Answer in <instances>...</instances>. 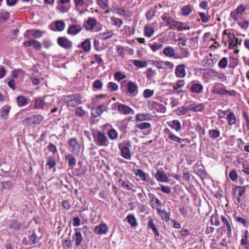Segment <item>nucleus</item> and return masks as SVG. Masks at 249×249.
I'll return each instance as SVG.
<instances>
[{
    "label": "nucleus",
    "mask_w": 249,
    "mask_h": 249,
    "mask_svg": "<svg viewBox=\"0 0 249 249\" xmlns=\"http://www.w3.org/2000/svg\"><path fill=\"white\" fill-rule=\"evenodd\" d=\"M185 68V65L184 64H179L176 66L175 74L177 77L182 78L185 77L186 72Z\"/></svg>",
    "instance_id": "2eb2a0df"
},
{
    "label": "nucleus",
    "mask_w": 249,
    "mask_h": 249,
    "mask_svg": "<svg viewBox=\"0 0 249 249\" xmlns=\"http://www.w3.org/2000/svg\"><path fill=\"white\" fill-rule=\"evenodd\" d=\"M115 106L117 107L118 111L122 114L126 115L134 112V110L131 107L125 105L116 103Z\"/></svg>",
    "instance_id": "ddd939ff"
},
{
    "label": "nucleus",
    "mask_w": 249,
    "mask_h": 249,
    "mask_svg": "<svg viewBox=\"0 0 249 249\" xmlns=\"http://www.w3.org/2000/svg\"><path fill=\"white\" fill-rule=\"evenodd\" d=\"M246 189L245 186H236L234 189L232 194L235 198V202L237 204L242 205L244 203Z\"/></svg>",
    "instance_id": "f03ea898"
},
{
    "label": "nucleus",
    "mask_w": 249,
    "mask_h": 249,
    "mask_svg": "<svg viewBox=\"0 0 249 249\" xmlns=\"http://www.w3.org/2000/svg\"><path fill=\"white\" fill-rule=\"evenodd\" d=\"M154 176L156 179L160 182H166L168 180L167 176L161 172L158 171Z\"/></svg>",
    "instance_id": "7c9ffc66"
},
{
    "label": "nucleus",
    "mask_w": 249,
    "mask_h": 249,
    "mask_svg": "<svg viewBox=\"0 0 249 249\" xmlns=\"http://www.w3.org/2000/svg\"><path fill=\"white\" fill-rule=\"evenodd\" d=\"M213 77L221 80L222 82H224L227 80L226 76L222 73H219L216 71H213L212 72Z\"/></svg>",
    "instance_id": "052dcab7"
},
{
    "label": "nucleus",
    "mask_w": 249,
    "mask_h": 249,
    "mask_svg": "<svg viewBox=\"0 0 249 249\" xmlns=\"http://www.w3.org/2000/svg\"><path fill=\"white\" fill-rule=\"evenodd\" d=\"M81 46L85 52H89L91 49L90 42L89 39H86L81 43Z\"/></svg>",
    "instance_id": "ea45409f"
},
{
    "label": "nucleus",
    "mask_w": 249,
    "mask_h": 249,
    "mask_svg": "<svg viewBox=\"0 0 249 249\" xmlns=\"http://www.w3.org/2000/svg\"><path fill=\"white\" fill-rule=\"evenodd\" d=\"M167 124L172 129L175 130L177 132H178L181 129V124L178 120H174L167 122Z\"/></svg>",
    "instance_id": "a878e982"
},
{
    "label": "nucleus",
    "mask_w": 249,
    "mask_h": 249,
    "mask_svg": "<svg viewBox=\"0 0 249 249\" xmlns=\"http://www.w3.org/2000/svg\"><path fill=\"white\" fill-rule=\"evenodd\" d=\"M69 148L72 152L78 153L80 150V145L76 138H71L68 141Z\"/></svg>",
    "instance_id": "a211bd4d"
},
{
    "label": "nucleus",
    "mask_w": 249,
    "mask_h": 249,
    "mask_svg": "<svg viewBox=\"0 0 249 249\" xmlns=\"http://www.w3.org/2000/svg\"><path fill=\"white\" fill-rule=\"evenodd\" d=\"M63 100L69 107H74L82 103L81 96L78 94L65 96Z\"/></svg>",
    "instance_id": "7ed1b4c3"
},
{
    "label": "nucleus",
    "mask_w": 249,
    "mask_h": 249,
    "mask_svg": "<svg viewBox=\"0 0 249 249\" xmlns=\"http://www.w3.org/2000/svg\"><path fill=\"white\" fill-rule=\"evenodd\" d=\"M161 19L166 23V25L170 26L174 19L168 16V14L164 13L161 17Z\"/></svg>",
    "instance_id": "e433bc0d"
},
{
    "label": "nucleus",
    "mask_w": 249,
    "mask_h": 249,
    "mask_svg": "<svg viewBox=\"0 0 249 249\" xmlns=\"http://www.w3.org/2000/svg\"><path fill=\"white\" fill-rule=\"evenodd\" d=\"M163 53L167 57L178 58V57L175 56V51L174 48L170 46L165 47L163 50Z\"/></svg>",
    "instance_id": "b1692460"
},
{
    "label": "nucleus",
    "mask_w": 249,
    "mask_h": 249,
    "mask_svg": "<svg viewBox=\"0 0 249 249\" xmlns=\"http://www.w3.org/2000/svg\"><path fill=\"white\" fill-rule=\"evenodd\" d=\"M65 159L68 161L69 166L73 167L76 164V160L73 155L71 154H66Z\"/></svg>",
    "instance_id": "473e14b6"
},
{
    "label": "nucleus",
    "mask_w": 249,
    "mask_h": 249,
    "mask_svg": "<svg viewBox=\"0 0 249 249\" xmlns=\"http://www.w3.org/2000/svg\"><path fill=\"white\" fill-rule=\"evenodd\" d=\"M170 28L172 30H178V31H181L190 29V27L187 26L186 23L178 21L174 19L173 23L170 26Z\"/></svg>",
    "instance_id": "0eeeda50"
},
{
    "label": "nucleus",
    "mask_w": 249,
    "mask_h": 249,
    "mask_svg": "<svg viewBox=\"0 0 249 249\" xmlns=\"http://www.w3.org/2000/svg\"><path fill=\"white\" fill-rule=\"evenodd\" d=\"M134 171L135 175L136 176L139 177L142 181H146V175L142 170L136 169Z\"/></svg>",
    "instance_id": "4c0bfd02"
},
{
    "label": "nucleus",
    "mask_w": 249,
    "mask_h": 249,
    "mask_svg": "<svg viewBox=\"0 0 249 249\" xmlns=\"http://www.w3.org/2000/svg\"><path fill=\"white\" fill-rule=\"evenodd\" d=\"M156 11L153 9H150L147 11L145 16L147 20H150L152 19L155 16Z\"/></svg>",
    "instance_id": "e2e57ef3"
},
{
    "label": "nucleus",
    "mask_w": 249,
    "mask_h": 249,
    "mask_svg": "<svg viewBox=\"0 0 249 249\" xmlns=\"http://www.w3.org/2000/svg\"><path fill=\"white\" fill-rule=\"evenodd\" d=\"M94 142L99 146H107L109 142L105 132L97 131L93 134Z\"/></svg>",
    "instance_id": "f257e3e1"
},
{
    "label": "nucleus",
    "mask_w": 249,
    "mask_h": 249,
    "mask_svg": "<svg viewBox=\"0 0 249 249\" xmlns=\"http://www.w3.org/2000/svg\"><path fill=\"white\" fill-rule=\"evenodd\" d=\"M102 107L103 106H101L93 107L91 109V114L95 117L101 115L103 112Z\"/></svg>",
    "instance_id": "a19ab883"
},
{
    "label": "nucleus",
    "mask_w": 249,
    "mask_h": 249,
    "mask_svg": "<svg viewBox=\"0 0 249 249\" xmlns=\"http://www.w3.org/2000/svg\"><path fill=\"white\" fill-rule=\"evenodd\" d=\"M126 219L132 227H136L138 226L137 219L134 214L128 215L126 217Z\"/></svg>",
    "instance_id": "c9c22d12"
},
{
    "label": "nucleus",
    "mask_w": 249,
    "mask_h": 249,
    "mask_svg": "<svg viewBox=\"0 0 249 249\" xmlns=\"http://www.w3.org/2000/svg\"><path fill=\"white\" fill-rule=\"evenodd\" d=\"M103 82L100 80H96L93 83V88L96 89H101L103 87Z\"/></svg>",
    "instance_id": "338daca9"
},
{
    "label": "nucleus",
    "mask_w": 249,
    "mask_h": 249,
    "mask_svg": "<svg viewBox=\"0 0 249 249\" xmlns=\"http://www.w3.org/2000/svg\"><path fill=\"white\" fill-rule=\"evenodd\" d=\"M179 51L180 53L181 56L178 57L179 58L188 57L190 55V53L188 50L186 48H180Z\"/></svg>",
    "instance_id": "8fccbe9b"
},
{
    "label": "nucleus",
    "mask_w": 249,
    "mask_h": 249,
    "mask_svg": "<svg viewBox=\"0 0 249 249\" xmlns=\"http://www.w3.org/2000/svg\"><path fill=\"white\" fill-rule=\"evenodd\" d=\"M119 182H121L122 186L127 190H131L134 192L136 191V187L129 181H127L125 182L122 180L121 179H120Z\"/></svg>",
    "instance_id": "393cba45"
},
{
    "label": "nucleus",
    "mask_w": 249,
    "mask_h": 249,
    "mask_svg": "<svg viewBox=\"0 0 249 249\" xmlns=\"http://www.w3.org/2000/svg\"><path fill=\"white\" fill-rule=\"evenodd\" d=\"M213 93L219 95H226L227 94V90L221 83H216L214 84L212 90Z\"/></svg>",
    "instance_id": "dca6fc26"
},
{
    "label": "nucleus",
    "mask_w": 249,
    "mask_h": 249,
    "mask_svg": "<svg viewBox=\"0 0 249 249\" xmlns=\"http://www.w3.org/2000/svg\"><path fill=\"white\" fill-rule=\"evenodd\" d=\"M228 60L227 57H223L218 62V65L221 69H225L227 67Z\"/></svg>",
    "instance_id": "6e6d98bb"
},
{
    "label": "nucleus",
    "mask_w": 249,
    "mask_h": 249,
    "mask_svg": "<svg viewBox=\"0 0 249 249\" xmlns=\"http://www.w3.org/2000/svg\"><path fill=\"white\" fill-rule=\"evenodd\" d=\"M155 65L159 69L173 70L174 67L173 63L166 61H156Z\"/></svg>",
    "instance_id": "9d476101"
},
{
    "label": "nucleus",
    "mask_w": 249,
    "mask_h": 249,
    "mask_svg": "<svg viewBox=\"0 0 249 249\" xmlns=\"http://www.w3.org/2000/svg\"><path fill=\"white\" fill-rule=\"evenodd\" d=\"M154 93V90L146 89L143 91V96L145 98H148L153 95Z\"/></svg>",
    "instance_id": "774afa93"
},
{
    "label": "nucleus",
    "mask_w": 249,
    "mask_h": 249,
    "mask_svg": "<svg viewBox=\"0 0 249 249\" xmlns=\"http://www.w3.org/2000/svg\"><path fill=\"white\" fill-rule=\"evenodd\" d=\"M12 184L10 181H4L1 182V191L11 189L12 188Z\"/></svg>",
    "instance_id": "0e129e2a"
},
{
    "label": "nucleus",
    "mask_w": 249,
    "mask_h": 249,
    "mask_svg": "<svg viewBox=\"0 0 249 249\" xmlns=\"http://www.w3.org/2000/svg\"><path fill=\"white\" fill-rule=\"evenodd\" d=\"M107 88L110 92H114L118 90V86L114 82H109L107 84Z\"/></svg>",
    "instance_id": "864d4df0"
},
{
    "label": "nucleus",
    "mask_w": 249,
    "mask_h": 249,
    "mask_svg": "<svg viewBox=\"0 0 249 249\" xmlns=\"http://www.w3.org/2000/svg\"><path fill=\"white\" fill-rule=\"evenodd\" d=\"M221 220L224 225L222 227V228H227V235L228 236H231L232 230V222L231 219L229 217L222 216Z\"/></svg>",
    "instance_id": "9b49d317"
},
{
    "label": "nucleus",
    "mask_w": 249,
    "mask_h": 249,
    "mask_svg": "<svg viewBox=\"0 0 249 249\" xmlns=\"http://www.w3.org/2000/svg\"><path fill=\"white\" fill-rule=\"evenodd\" d=\"M35 105L34 108L35 109H42L45 106L46 103L43 98L37 97L34 99Z\"/></svg>",
    "instance_id": "bb28decb"
},
{
    "label": "nucleus",
    "mask_w": 249,
    "mask_h": 249,
    "mask_svg": "<svg viewBox=\"0 0 249 249\" xmlns=\"http://www.w3.org/2000/svg\"><path fill=\"white\" fill-rule=\"evenodd\" d=\"M156 210L163 220L168 221L170 219V215L165 210H161L159 208H156Z\"/></svg>",
    "instance_id": "72a5a7b5"
},
{
    "label": "nucleus",
    "mask_w": 249,
    "mask_h": 249,
    "mask_svg": "<svg viewBox=\"0 0 249 249\" xmlns=\"http://www.w3.org/2000/svg\"><path fill=\"white\" fill-rule=\"evenodd\" d=\"M11 109V107L8 105L4 106L1 109V116L2 118L6 117Z\"/></svg>",
    "instance_id": "c03bdc74"
},
{
    "label": "nucleus",
    "mask_w": 249,
    "mask_h": 249,
    "mask_svg": "<svg viewBox=\"0 0 249 249\" xmlns=\"http://www.w3.org/2000/svg\"><path fill=\"white\" fill-rule=\"evenodd\" d=\"M135 30L134 28H131L129 26L125 25L121 30L122 36L124 38H128L135 33Z\"/></svg>",
    "instance_id": "aec40b11"
},
{
    "label": "nucleus",
    "mask_w": 249,
    "mask_h": 249,
    "mask_svg": "<svg viewBox=\"0 0 249 249\" xmlns=\"http://www.w3.org/2000/svg\"><path fill=\"white\" fill-rule=\"evenodd\" d=\"M127 90L132 96H134L138 94V87L135 82L129 81L127 85Z\"/></svg>",
    "instance_id": "f3484780"
},
{
    "label": "nucleus",
    "mask_w": 249,
    "mask_h": 249,
    "mask_svg": "<svg viewBox=\"0 0 249 249\" xmlns=\"http://www.w3.org/2000/svg\"><path fill=\"white\" fill-rule=\"evenodd\" d=\"M108 136L112 140H115L118 137V132L114 129H111L108 131Z\"/></svg>",
    "instance_id": "13d9d810"
},
{
    "label": "nucleus",
    "mask_w": 249,
    "mask_h": 249,
    "mask_svg": "<svg viewBox=\"0 0 249 249\" xmlns=\"http://www.w3.org/2000/svg\"><path fill=\"white\" fill-rule=\"evenodd\" d=\"M108 231V227L105 223L96 226L94 229V231L97 234H103Z\"/></svg>",
    "instance_id": "5701e85b"
},
{
    "label": "nucleus",
    "mask_w": 249,
    "mask_h": 249,
    "mask_svg": "<svg viewBox=\"0 0 249 249\" xmlns=\"http://www.w3.org/2000/svg\"><path fill=\"white\" fill-rule=\"evenodd\" d=\"M82 29V26L80 24H74L70 26L68 33L71 35H76L80 33Z\"/></svg>",
    "instance_id": "4be33fe9"
},
{
    "label": "nucleus",
    "mask_w": 249,
    "mask_h": 249,
    "mask_svg": "<svg viewBox=\"0 0 249 249\" xmlns=\"http://www.w3.org/2000/svg\"><path fill=\"white\" fill-rule=\"evenodd\" d=\"M227 36L228 37L229 49H235L237 47L238 45L241 44V41L239 42L238 38L233 33L229 32Z\"/></svg>",
    "instance_id": "423d86ee"
},
{
    "label": "nucleus",
    "mask_w": 249,
    "mask_h": 249,
    "mask_svg": "<svg viewBox=\"0 0 249 249\" xmlns=\"http://www.w3.org/2000/svg\"><path fill=\"white\" fill-rule=\"evenodd\" d=\"M153 105L156 107L158 108V110H160L161 112H165L166 111V107L162 104L157 103L156 102L152 101Z\"/></svg>",
    "instance_id": "680f3d73"
},
{
    "label": "nucleus",
    "mask_w": 249,
    "mask_h": 249,
    "mask_svg": "<svg viewBox=\"0 0 249 249\" xmlns=\"http://www.w3.org/2000/svg\"><path fill=\"white\" fill-rule=\"evenodd\" d=\"M226 119L229 125L231 126L235 124L236 122V118L234 113L230 112L227 115Z\"/></svg>",
    "instance_id": "2f4dec72"
},
{
    "label": "nucleus",
    "mask_w": 249,
    "mask_h": 249,
    "mask_svg": "<svg viewBox=\"0 0 249 249\" xmlns=\"http://www.w3.org/2000/svg\"><path fill=\"white\" fill-rule=\"evenodd\" d=\"M153 116L149 113H138L135 115V121L142 122L152 120Z\"/></svg>",
    "instance_id": "6ab92c4d"
},
{
    "label": "nucleus",
    "mask_w": 249,
    "mask_h": 249,
    "mask_svg": "<svg viewBox=\"0 0 249 249\" xmlns=\"http://www.w3.org/2000/svg\"><path fill=\"white\" fill-rule=\"evenodd\" d=\"M210 221L211 224L215 226H219L220 224L218 215L216 214H213L211 217Z\"/></svg>",
    "instance_id": "3c124183"
},
{
    "label": "nucleus",
    "mask_w": 249,
    "mask_h": 249,
    "mask_svg": "<svg viewBox=\"0 0 249 249\" xmlns=\"http://www.w3.org/2000/svg\"><path fill=\"white\" fill-rule=\"evenodd\" d=\"M164 132L165 134V138L166 141L167 142L168 140H170L171 141L169 142V143H172L173 142L181 143L185 141V139H181L179 137L176 136L167 128H166L164 129Z\"/></svg>",
    "instance_id": "20e7f679"
},
{
    "label": "nucleus",
    "mask_w": 249,
    "mask_h": 249,
    "mask_svg": "<svg viewBox=\"0 0 249 249\" xmlns=\"http://www.w3.org/2000/svg\"><path fill=\"white\" fill-rule=\"evenodd\" d=\"M50 28L54 31H62V20H57L50 25Z\"/></svg>",
    "instance_id": "cd10ccee"
},
{
    "label": "nucleus",
    "mask_w": 249,
    "mask_h": 249,
    "mask_svg": "<svg viewBox=\"0 0 249 249\" xmlns=\"http://www.w3.org/2000/svg\"><path fill=\"white\" fill-rule=\"evenodd\" d=\"M144 33L145 36L151 37L154 33V30L152 27L146 25L144 28Z\"/></svg>",
    "instance_id": "79ce46f5"
},
{
    "label": "nucleus",
    "mask_w": 249,
    "mask_h": 249,
    "mask_svg": "<svg viewBox=\"0 0 249 249\" xmlns=\"http://www.w3.org/2000/svg\"><path fill=\"white\" fill-rule=\"evenodd\" d=\"M73 240L75 241V245L79 246L83 240L82 236L80 232H76L73 236Z\"/></svg>",
    "instance_id": "58836bf2"
},
{
    "label": "nucleus",
    "mask_w": 249,
    "mask_h": 249,
    "mask_svg": "<svg viewBox=\"0 0 249 249\" xmlns=\"http://www.w3.org/2000/svg\"><path fill=\"white\" fill-rule=\"evenodd\" d=\"M133 64L137 67L144 68L147 65V63L145 61H141L139 60H133Z\"/></svg>",
    "instance_id": "09e8293b"
},
{
    "label": "nucleus",
    "mask_w": 249,
    "mask_h": 249,
    "mask_svg": "<svg viewBox=\"0 0 249 249\" xmlns=\"http://www.w3.org/2000/svg\"><path fill=\"white\" fill-rule=\"evenodd\" d=\"M242 239L241 240L240 249H249V242L248 241V231H246L242 234Z\"/></svg>",
    "instance_id": "412c9836"
},
{
    "label": "nucleus",
    "mask_w": 249,
    "mask_h": 249,
    "mask_svg": "<svg viewBox=\"0 0 249 249\" xmlns=\"http://www.w3.org/2000/svg\"><path fill=\"white\" fill-rule=\"evenodd\" d=\"M17 103L19 107H23L27 104V99L23 96H19L17 97Z\"/></svg>",
    "instance_id": "de8ad7c7"
},
{
    "label": "nucleus",
    "mask_w": 249,
    "mask_h": 249,
    "mask_svg": "<svg viewBox=\"0 0 249 249\" xmlns=\"http://www.w3.org/2000/svg\"><path fill=\"white\" fill-rule=\"evenodd\" d=\"M209 135L212 139H216L220 136V132L216 129H211L208 131Z\"/></svg>",
    "instance_id": "a18cd8bd"
},
{
    "label": "nucleus",
    "mask_w": 249,
    "mask_h": 249,
    "mask_svg": "<svg viewBox=\"0 0 249 249\" xmlns=\"http://www.w3.org/2000/svg\"><path fill=\"white\" fill-rule=\"evenodd\" d=\"M114 79L118 81H120L126 78V75L121 71H117L114 74Z\"/></svg>",
    "instance_id": "603ef678"
},
{
    "label": "nucleus",
    "mask_w": 249,
    "mask_h": 249,
    "mask_svg": "<svg viewBox=\"0 0 249 249\" xmlns=\"http://www.w3.org/2000/svg\"><path fill=\"white\" fill-rule=\"evenodd\" d=\"M97 20L96 18L89 17L84 23V27L87 31H91L96 26Z\"/></svg>",
    "instance_id": "4468645a"
},
{
    "label": "nucleus",
    "mask_w": 249,
    "mask_h": 249,
    "mask_svg": "<svg viewBox=\"0 0 249 249\" xmlns=\"http://www.w3.org/2000/svg\"><path fill=\"white\" fill-rule=\"evenodd\" d=\"M111 19L113 25L117 26L119 28H120L123 24L122 20L119 18L112 17Z\"/></svg>",
    "instance_id": "5fc2aeb1"
},
{
    "label": "nucleus",
    "mask_w": 249,
    "mask_h": 249,
    "mask_svg": "<svg viewBox=\"0 0 249 249\" xmlns=\"http://www.w3.org/2000/svg\"><path fill=\"white\" fill-rule=\"evenodd\" d=\"M148 227L153 230L155 235H159V232L152 218H151L148 222Z\"/></svg>",
    "instance_id": "49530a36"
},
{
    "label": "nucleus",
    "mask_w": 249,
    "mask_h": 249,
    "mask_svg": "<svg viewBox=\"0 0 249 249\" xmlns=\"http://www.w3.org/2000/svg\"><path fill=\"white\" fill-rule=\"evenodd\" d=\"M205 107L204 105L202 104H199L196 105H190L188 106V109L194 112L202 111L205 109Z\"/></svg>",
    "instance_id": "c85d7f7f"
},
{
    "label": "nucleus",
    "mask_w": 249,
    "mask_h": 249,
    "mask_svg": "<svg viewBox=\"0 0 249 249\" xmlns=\"http://www.w3.org/2000/svg\"><path fill=\"white\" fill-rule=\"evenodd\" d=\"M151 125L149 123H141L135 125L136 128H138L141 130L149 128L151 127Z\"/></svg>",
    "instance_id": "4d7b16f0"
},
{
    "label": "nucleus",
    "mask_w": 249,
    "mask_h": 249,
    "mask_svg": "<svg viewBox=\"0 0 249 249\" xmlns=\"http://www.w3.org/2000/svg\"><path fill=\"white\" fill-rule=\"evenodd\" d=\"M188 110H190L188 109V106L187 107L182 106L178 108L177 110H175V111L177 115L181 116L185 114Z\"/></svg>",
    "instance_id": "37998d69"
},
{
    "label": "nucleus",
    "mask_w": 249,
    "mask_h": 249,
    "mask_svg": "<svg viewBox=\"0 0 249 249\" xmlns=\"http://www.w3.org/2000/svg\"><path fill=\"white\" fill-rule=\"evenodd\" d=\"M108 2V0H97L98 4L100 5L102 9L106 10L105 13L109 12Z\"/></svg>",
    "instance_id": "f704fd0d"
},
{
    "label": "nucleus",
    "mask_w": 249,
    "mask_h": 249,
    "mask_svg": "<svg viewBox=\"0 0 249 249\" xmlns=\"http://www.w3.org/2000/svg\"><path fill=\"white\" fill-rule=\"evenodd\" d=\"M121 150V156L126 160H130L131 158V154L130 149L124 144L120 143L118 145Z\"/></svg>",
    "instance_id": "f8f14e48"
},
{
    "label": "nucleus",
    "mask_w": 249,
    "mask_h": 249,
    "mask_svg": "<svg viewBox=\"0 0 249 249\" xmlns=\"http://www.w3.org/2000/svg\"><path fill=\"white\" fill-rule=\"evenodd\" d=\"M114 34L112 31H107L104 33H100L98 35V37L103 40L111 38Z\"/></svg>",
    "instance_id": "c756f323"
},
{
    "label": "nucleus",
    "mask_w": 249,
    "mask_h": 249,
    "mask_svg": "<svg viewBox=\"0 0 249 249\" xmlns=\"http://www.w3.org/2000/svg\"><path fill=\"white\" fill-rule=\"evenodd\" d=\"M246 10V7L243 4H240L237 7L235 11H232L230 14V17L234 21H238L239 15H241Z\"/></svg>",
    "instance_id": "1a4fd4ad"
},
{
    "label": "nucleus",
    "mask_w": 249,
    "mask_h": 249,
    "mask_svg": "<svg viewBox=\"0 0 249 249\" xmlns=\"http://www.w3.org/2000/svg\"><path fill=\"white\" fill-rule=\"evenodd\" d=\"M44 117L40 115H35L32 116L24 120V123L28 125L38 124L43 120Z\"/></svg>",
    "instance_id": "6e6552de"
},
{
    "label": "nucleus",
    "mask_w": 249,
    "mask_h": 249,
    "mask_svg": "<svg viewBox=\"0 0 249 249\" xmlns=\"http://www.w3.org/2000/svg\"><path fill=\"white\" fill-rule=\"evenodd\" d=\"M198 15L202 22L207 23L209 21L210 19V17L208 14L203 12H199Z\"/></svg>",
    "instance_id": "bf43d9fd"
},
{
    "label": "nucleus",
    "mask_w": 249,
    "mask_h": 249,
    "mask_svg": "<svg viewBox=\"0 0 249 249\" xmlns=\"http://www.w3.org/2000/svg\"><path fill=\"white\" fill-rule=\"evenodd\" d=\"M192 9L190 5L184 6L181 10L182 15L185 16H188L192 12Z\"/></svg>",
    "instance_id": "69168bd1"
},
{
    "label": "nucleus",
    "mask_w": 249,
    "mask_h": 249,
    "mask_svg": "<svg viewBox=\"0 0 249 249\" xmlns=\"http://www.w3.org/2000/svg\"><path fill=\"white\" fill-rule=\"evenodd\" d=\"M187 88L190 92L198 94L202 92L204 87L198 82L193 81L187 86Z\"/></svg>",
    "instance_id": "39448f33"
}]
</instances>
